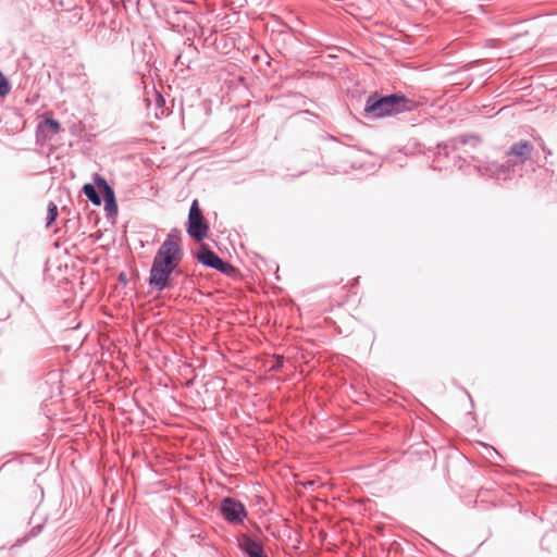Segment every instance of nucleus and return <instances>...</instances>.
<instances>
[{"mask_svg": "<svg viewBox=\"0 0 557 557\" xmlns=\"http://www.w3.org/2000/svg\"><path fill=\"white\" fill-rule=\"evenodd\" d=\"M183 256L181 243L171 239L163 240L153 257L149 271L148 285L152 290L161 293L175 288L177 285L175 276L183 273L178 268Z\"/></svg>", "mask_w": 557, "mask_h": 557, "instance_id": "obj_1", "label": "nucleus"}, {"mask_svg": "<svg viewBox=\"0 0 557 557\" xmlns=\"http://www.w3.org/2000/svg\"><path fill=\"white\" fill-rule=\"evenodd\" d=\"M416 102L401 94L370 95L366 101L364 113L369 117L379 119L412 110Z\"/></svg>", "mask_w": 557, "mask_h": 557, "instance_id": "obj_2", "label": "nucleus"}, {"mask_svg": "<svg viewBox=\"0 0 557 557\" xmlns=\"http://www.w3.org/2000/svg\"><path fill=\"white\" fill-rule=\"evenodd\" d=\"M209 230V222L203 215L198 200L195 199L189 208L186 232L191 239L202 242L208 236Z\"/></svg>", "mask_w": 557, "mask_h": 557, "instance_id": "obj_3", "label": "nucleus"}, {"mask_svg": "<svg viewBox=\"0 0 557 557\" xmlns=\"http://www.w3.org/2000/svg\"><path fill=\"white\" fill-rule=\"evenodd\" d=\"M195 258L203 267L214 269L225 275H231L235 271L234 267L215 253L208 244H200Z\"/></svg>", "mask_w": 557, "mask_h": 557, "instance_id": "obj_4", "label": "nucleus"}, {"mask_svg": "<svg viewBox=\"0 0 557 557\" xmlns=\"http://www.w3.org/2000/svg\"><path fill=\"white\" fill-rule=\"evenodd\" d=\"M220 511L223 518L231 523H242L247 516L245 505L230 496L222 498Z\"/></svg>", "mask_w": 557, "mask_h": 557, "instance_id": "obj_5", "label": "nucleus"}, {"mask_svg": "<svg viewBox=\"0 0 557 557\" xmlns=\"http://www.w3.org/2000/svg\"><path fill=\"white\" fill-rule=\"evenodd\" d=\"M94 180L99 186V190L102 195V201L104 202V211L108 218H114L117 215V201L113 187L108 181L100 174L95 173Z\"/></svg>", "mask_w": 557, "mask_h": 557, "instance_id": "obj_6", "label": "nucleus"}, {"mask_svg": "<svg viewBox=\"0 0 557 557\" xmlns=\"http://www.w3.org/2000/svg\"><path fill=\"white\" fill-rule=\"evenodd\" d=\"M534 152V145L530 140L521 139L513 143L506 151L508 159H512L518 164H523Z\"/></svg>", "mask_w": 557, "mask_h": 557, "instance_id": "obj_7", "label": "nucleus"}, {"mask_svg": "<svg viewBox=\"0 0 557 557\" xmlns=\"http://www.w3.org/2000/svg\"><path fill=\"white\" fill-rule=\"evenodd\" d=\"M480 138L475 135H460L458 137L451 138L443 145H438V154L448 156L450 151H458L462 146L471 145L475 147L480 144Z\"/></svg>", "mask_w": 557, "mask_h": 557, "instance_id": "obj_8", "label": "nucleus"}, {"mask_svg": "<svg viewBox=\"0 0 557 557\" xmlns=\"http://www.w3.org/2000/svg\"><path fill=\"white\" fill-rule=\"evenodd\" d=\"M238 548L245 557H268L263 544L249 535H245L238 542Z\"/></svg>", "mask_w": 557, "mask_h": 557, "instance_id": "obj_9", "label": "nucleus"}, {"mask_svg": "<svg viewBox=\"0 0 557 557\" xmlns=\"http://www.w3.org/2000/svg\"><path fill=\"white\" fill-rule=\"evenodd\" d=\"M82 193L94 206H100L102 203V195L99 190V186L96 184V181L94 178L92 183L84 184Z\"/></svg>", "mask_w": 557, "mask_h": 557, "instance_id": "obj_10", "label": "nucleus"}, {"mask_svg": "<svg viewBox=\"0 0 557 557\" xmlns=\"http://www.w3.org/2000/svg\"><path fill=\"white\" fill-rule=\"evenodd\" d=\"M517 165V162H513L512 159H507L504 163H497L496 165V175L497 180H509L511 177V173L513 172V168Z\"/></svg>", "mask_w": 557, "mask_h": 557, "instance_id": "obj_11", "label": "nucleus"}, {"mask_svg": "<svg viewBox=\"0 0 557 557\" xmlns=\"http://www.w3.org/2000/svg\"><path fill=\"white\" fill-rule=\"evenodd\" d=\"M38 128H40V129L47 128L49 132V135L52 136V135H57L60 132L61 124L58 120H55L51 116H46L44 119V121L38 125Z\"/></svg>", "mask_w": 557, "mask_h": 557, "instance_id": "obj_12", "label": "nucleus"}, {"mask_svg": "<svg viewBox=\"0 0 557 557\" xmlns=\"http://www.w3.org/2000/svg\"><path fill=\"white\" fill-rule=\"evenodd\" d=\"M496 165H497V162H484V163L474 164V168L478 170V172L481 175H486L492 178H495Z\"/></svg>", "mask_w": 557, "mask_h": 557, "instance_id": "obj_13", "label": "nucleus"}, {"mask_svg": "<svg viewBox=\"0 0 557 557\" xmlns=\"http://www.w3.org/2000/svg\"><path fill=\"white\" fill-rule=\"evenodd\" d=\"M58 218V206L50 201L47 210L46 227H50Z\"/></svg>", "mask_w": 557, "mask_h": 557, "instance_id": "obj_14", "label": "nucleus"}, {"mask_svg": "<svg viewBox=\"0 0 557 557\" xmlns=\"http://www.w3.org/2000/svg\"><path fill=\"white\" fill-rule=\"evenodd\" d=\"M284 361H285V359L283 356H278V355L275 356L274 361H273L272 366L270 367V370L271 371H280L284 366Z\"/></svg>", "mask_w": 557, "mask_h": 557, "instance_id": "obj_15", "label": "nucleus"}, {"mask_svg": "<svg viewBox=\"0 0 557 557\" xmlns=\"http://www.w3.org/2000/svg\"><path fill=\"white\" fill-rule=\"evenodd\" d=\"M165 239H171L172 242L181 243V231L177 228H172Z\"/></svg>", "mask_w": 557, "mask_h": 557, "instance_id": "obj_16", "label": "nucleus"}, {"mask_svg": "<svg viewBox=\"0 0 557 557\" xmlns=\"http://www.w3.org/2000/svg\"><path fill=\"white\" fill-rule=\"evenodd\" d=\"M42 528H44V525H42V524H37V525H35V527L30 530L29 535H30V536H36V535H38V534L41 532Z\"/></svg>", "mask_w": 557, "mask_h": 557, "instance_id": "obj_17", "label": "nucleus"}, {"mask_svg": "<svg viewBox=\"0 0 557 557\" xmlns=\"http://www.w3.org/2000/svg\"><path fill=\"white\" fill-rule=\"evenodd\" d=\"M120 280H121V281H124V282L126 281V275H125V273H121V274H120Z\"/></svg>", "mask_w": 557, "mask_h": 557, "instance_id": "obj_18", "label": "nucleus"}]
</instances>
